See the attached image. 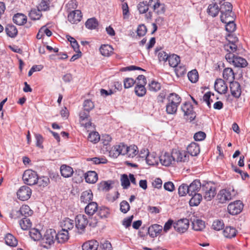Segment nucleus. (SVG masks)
I'll return each instance as SVG.
<instances>
[{
	"label": "nucleus",
	"mask_w": 250,
	"mask_h": 250,
	"mask_svg": "<svg viewBox=\"0 0 250 250\" xmlns=\"http://www.w3.org/2000/svg\"><path fill=\"white\" fill-rule=\"evenodd\" d=\"M57 236V233L55 229H47L43 237L41 239V246L46 249H50L54 245Z\"/></svg>",
	"instance_id": "1"
},
{
	"label": "nucleus",
	"mask_w": 250,
	"mask_h": 250,
	"mask_svg": "<svg viewBox=\"0 0 250 250\" xmlns=\"http://www.w3.org/2000/svg\"><path fill=\"white\" fill-rule=\"evenodd\" d=\"M168 103L166 105V111L168 114H174L177 112L181 102L180 96L175 93H171L167 97Z\"/></svg>",
	"instance_id": "2"
},
{
	"label": "nucleus",
	"mask_w": 250,
	"mask_h": 250,
	"mask_svg": "<svg viewBox=\"0 0 250 250\" xmlns=\"http://www.w3.org/2000/svg\"><path fill=\"white\" fill-rule=\"evenodd\" d=\"M232 4L228 2H225L222 7L221 20L223 22L234 21V14L232 12Z\"/></svg>",
	"instance_id": "3"
},
{
	"label": "nucleus",
	"mask_w": 250,
	"mask_h": 250,
	"mask_svg": "<svg viewBox=\"0 0 250 250\" xmlns=\"http://www.w3.org/2000/svg\"><path fill=\"white\" fill-rule=\"evenodd\" d=\"M237 194V192L233 188L223 189L219 191L217 199L219 203L223 204L232 199Z\"/></svg>",
	"instance_id": "4"
},
{
	"label": "nucleus",
	"mask_w": 250,
	"mask_h": 250,
	"mask_svg": "<svg viewBox=\"0 0 250 250\" xmlns=\"http://www.w3.org/2000/svg\"><path fill=\"white\" fill-rule=\"evenodd\" d=\"M225 58L229 63L232 64L235 67H244L248 64L247 62L245 59L235 55L232 53H227Z\"/></svg>",
	"instance_id": "5"
},
{
	"label": "nucleus",
	"mask_w": 250,
	"mask_h": 250,
	"mask_svg": "<svg viewBox=\"0 0 250 250\" xmlns=\"http://www.w3.org/2000/svg\"><path fill=\"white\" fill-rule=\"evenodd\" d=\"M172 152L175 162L180 163H185L188 162L190 156L186 150L176 148L172 149Z\"/></svg>",
	"instance_id": "6"
},
{
	"label": "nucleus",
	"mask_w": 250,
	"mask_h": 250,
	"mask_svg": "<svg viewBox=\"0 0 250 250\" xmlns=\"http://www.w3.org/2000/svg\"><path fill=\"white\" fill-rule=\"evenodd\" d=\"M181 109L184 113L185 119L189 122L193 121L195 117V112L193 110L192 104L189 103H185L182 106Z\"/></svg>",
	"instance_id": "7"
},
{
	"label": "nucleus",
	"mask_w": 250,
	"mask_h": 250,
	"mask_svg": "<svg viewBox=\"0 0 250 250\" xmlns=\"http://www.w3.org/2000/svg\"><path fill=\"white\" fill-rule=\"evenodd\" d=\"M22 178L24 183L28 185H34L38 182L37 173L31 169H27L24 171Z\"/></svg>",
	"instance_id": "8"
},
{
	"label": "nucleus",
	"mask_w": 250,
	"mask_h": 250,
	"mask_svg": "<svg viewBox=\"0 0 250 250\" xmlns=\"http://www.w3.org/2000/svg\"><path fill=\"white\" fill-rule=\"evenodd\" d=\"M88 223L87 216L84 214H79L75 218L76 227L80 233L84 231Z\"/></svg>",
	"instance_id": "9"
},
{
	"label": "nucleus",
	"mask_w": 250,
	"mask_h": 250,
	"mask_svg": "<svg viewBox=\"0 0 250 250\" xmlns=\"http://www.w3.org/2000/svg\"><path fill=\"white\" fill-rule=\"evenodd\" d=\"M204 197L207 201H211L216 195V188L209 183L204 185L202 187Z\"/></svg>",
	"instance_id": "10"
},
{
	"label": "nucleus",
	"mask_w": 250,
	"mask_h": 250,
	"mask_svg": "<svg viewBox=\"0 0 250 250\" xmlns=\"http://www.w3.org/2000/svg\"><path fill=\"white\" fill-rule=\"evenodd\" d=\"M243 208V204L240 200L230 203L228 206V210L230 214L234 215L240 213Z\"/></svg>",
	"instance_id": "11"
},
{
	"label": "nucleus",
	"mask_w": 250,
	"mask_h": 250,
	"mask_svg": "<svg viewBox=\"0 0 250 250\" xmlns=\"http://www.w3.org/2000/svg\"><path fill=\"white\" fill-rule=\"evenodd\" d=\"M31 194V189L26 186L21 187L17 192L18 198L22 201L28 200L30 198Z\"/></svg>",
	"instance_id": "12"
},
{
	"label": "nucleus",
	"mask_w": 250,
	"mask_h": 250,
	"mask_svg": "<svg viewBox=\"0 0 250 250\" xmlns=\"http://www.w3.org/2000/svg\"><path fill=\"white\" fill-rule=\"evenodd\" d=\"M139 80L142 81V83L137 84L135 87V94L138 97H143L146 94V90L145 87V84L146 83V79L143 75H140L138 77Z\"/></svg>",
	"instance_id": "13"
},
{
	"label": "nucleus",
	"mask_w": 250,
	"mask_h": 250,
	"mask_svg": "<svg viewBox=\"0 0 250 250\" xmlns=\"http://www.w3.org/2000/svg\"><path fill=\"white\" fill-rule=\"evenodd\" d=\"M148 5L158 15L162 14L165 12L164 5L160 2V0H149Z\"/></svg>",
	"instance_id": "14"
},
{
	"label": "nucleus",
	"mask_w": 250,
	"mask_h": 250,
	"mask_svg": "<svg viewBox=\"0 0 250 250\" xmlns=\"http://www.w3.org/2000/svg\"><path fill=\"white\" fill-rule=\"evenodd\" d=\"M176 231L179 233H184L187 231L189 227V221L187 219L178 220L173 225Z\"/></svg>",
	"instance_id": "15"
},
{
	"label": "nucleus",
	"mask_w": 250,
	"mask_h": 250,
	"mask_svg": "<svg viewBox=\"0 0 250 250\" xmlns=\"http://www.w3.org/2000/svg\"><path fill=\"white\" fill-rule=\"evenodd\" d=\"M138 153V147L135 145L127 146L124 144L123 155L129 158H133Z\"/></svg>",
	"instance_id": "16"
},
{
	"label": "nucleus",
	"mask_w": 250,
	"mask_h": 250,
	"mask_svg": "<svg viewBox=\"0 0 250 250\" xmlns=\"http://www.w3.org/2000/svg\"><path fill=\"white\" fill-rule=\"evenodd\" d=\"M19 214L20 213L21 215L25 216H31L33 213V211L31 209L30 207L27 205H23L20 208V210L18 211H13L12 213L11 214V217L16 218V217H15V215L17 214Z\"/></svg>",
	"instance_id": "17"
},
{
	"label": "nucleus",
	"mask_w": 250,
	"mask_h": 250,
	"mask_svg": "<svg viewBox=\"0 0 250 250\" xmlns=\"http://www.w3.org/2000/svg\"><path fill=\"white\" fill-rule=\"evenodd\" d=\"M215 90L219 94H225L228 91V86L224 80L218 79L214 83Z\"/></svg>",
	"instance_id": "18"
},
{
	"label": "nucleus",
	"mask_w": 250,
	"mask_h": 250,
	"mask_svg": "<svg viewBox=\"0 0 250 250\" xmlns=\"http://www.w3.org/2000/svg\"><path fill=\"white\" fill-rule=\"evenodd\" d=\"M82 19V14L79 10L72 11L68 15V20L72 24H77Z\"/></svg>",
	"instance_id": "19"
},
{
	"label": "nucleus",
	"mask_w": 250,
	"mask_h": 250,
	"mask_svg": "<svg viewBox=\"0 0 250 250\" xmlns=\"http://www.w3.org/2000/svg\"><path fill=\"white\" fill-rule=\"evenodd\" d=\"M124 143L112 146L109 150V155L113 158H117L120 154L123 155Z\"/></svg>",
	"instance_id": "20"
},
{
	"label": "nucleus",
	"mask_w": 250,
	"mask_h": 250,
	"mask_svg": "<svg viewBox=\"0 0 250 250\" xmlns=\"http://www.w3.org/2000/svg\"><path fill=\"white\" fill-rule=\"evenodd\" d=\"M159 160L162 165L166 167H169L175 162L172 156V151L171 152V154L165 153L164 155L160 157Z\"/></svg>",
	"instance_id": "21"
},
{
	"label": "nucleus",
	"mask_w": 250,
	"mask_h": 250,
	"mask_svg": "<svg viewBox=\"0 0 250 250\" xmlns=\"http://www.w3.org/2000/svg\"><path fill=\"white\" fill-rule=\"evenodd\" d=\"M231 95L235 98H239L242 92L240 84L237 82H231L229 85Z\"/></svg>",
	"instance_id": "22"
},
{
	"label": "nucleus",
	"mask_w": 250,
	"mask_h": 250,
	"mask_svg": "<svg viewBox=\"0 0 250 250\" xmlns=\"http://www.w3.org/2000/svg\"><path fill=\"white\" fill-rule=\"evenodd\" d=\"M163 230L162 226L158 224H153L148 228V233L152 238L158 236Z\"/></svg>",
	"instance_id": "23"
},
{
	"label": "nucleus",
	"mask_w": 250,
	"mask_h": 250,
	"mask_svg": "<svg viewBox=\"0 0 250 250\" xmlns=\"http://www.w3.org/2000/svg\"><path fill=\"white\" fill-rule=\"evenodd\" d=\"M99 246V242L94 239L88 240L82 245L83 250H97Z\"/></svg>",
	"instance_id": "24"
},
{
	"label": "nucleus",
	"mask_w": 250,
	"mask_h": 250,
	"mask_svg": "<svg viewBox=\"0 0 250 250\" xmlns=\"http://www.w3.org/2000/svg\"><path fill=\"white\" fill-rule=\"evenodd\" d=\"M200 151V148L199 145L196 143L193 142L191 143L187 147V152L191 156L198 155Z\"/></svg>",
	"instance_id": "25"
},
{
	"label": "nucleus",
	"mask_w": 250,
	"mask_h": 250,
	"mask_svg": "<svg viewBox=\"0 0 250 250\" xmlns=\"http://www.w3.org/2000/svg\"><path fill=\"white\" fill-rule=\"evenodd\" d=\"M60 172L62 176L64 178L71 177L74 173L73 168L66 165H62L61 166Z\"/></svg>",
	"instance_id": "26"
},
{
	"label": "nucleus",
	"mask_w": 250,
	"mask_h": 250,
	"mask_svg": "<svg viewBox=\"0 0 250 250\" xmlns=\"http://www.w3.org/2000/svg\"><path fill=\"white\" fill-rule=\"evenodd\" d=\"M201 184L199 180H194L189 186L188 190L189 191V195H192L193 194L197 193V192L201 189Z\"/></svg>",
	"instance_id": "27"
},
{
	"label": "nucleus",
	"mask_w": 250,
	"mask_h": 250,
	"mask_svg": "<svg viewBox=\"0 0 250 250\" xmlns=\"http://www.w3.org/2000/svg\"><path fill=\"white\" fill-rule=\"evenodd\" d=\"M88 112H85V111H83L80 113V123L81 125H83L85 128H87L91 125V123L88 119Z\"/></svg>",
	"instance_id": "28"
},
{
	"label": "nucleus",
	"mask_w": 250,
	"mask_h": 250,
	"mask_svg": "<svg viewBox=\"0 0 250 250\" xmlns=\"http://www.w3.org/2000/svg\"><path fill=\"white\" fill-rule=\"evenodd\" d=\"M113 47L108 44H103L100 48L101 54L104 57H109L113 53Z\"/></svg>",
	"instance_id": "29"
},
{
	"label": "nucleus",
	"mask_w": 250,
	"mask_h": 250,
	"mask_svg": "<svg viewBox=\"0 0 250 250\" xmlns=\"http://www.w3.org/2000/svg\"><path fill=\"white\" fill-rule=\"evenodd\" d=\"M160 157L156 153H149L146 158V163L150 166H155L158 164Z\"/></svg>",
	"instance_id": "30"
},
{
	"label": "nucleus",
	"mask_w": 250,
	"mask_h": 250,
	"mask_svg": "<svg viewBox=\"0 0 250 250\" xmlns=\"http://www.w3.org/2000/svg\"><path fill=\"white\" fill-rule=\"evenodd\" d=\"M98 179L97 173L94 171H89L85 174V181L89 184L95 183Z\"/></svg>",
	"instance_id": "31"
},
{
	"label": "nucleus",
	"mask_w": 250,
	"mask_h": 250,
	"mask_svg": "<svg viewBox=\"0 0 250 250\" xmlns=\"http://www.w3.org/2000/svg\"><path fill=\"white\" fill-rule=\"evenodd\" d=\"M98 206L95 202H89L85 208V211L89 215H93L98 210Z\"/></svg>",
	"instance_id": "32"
},
{
	"label": "nucleus",
	"mask_w": 250,
	"mask_h": 250,
	"mask_svg": "<svg viewBox=\"0 0 250 250\" xmlns=\"http://www.w3.org/2000/svg\"><path fill=\"white\" fill-rule=\"evenodd\" d=\"M13 21L18 25H22L27 21V18L25 15L21 13L15 14L13 18Z\"/></svg>",
	"instance_id": "33"
},
{
	"label": "nucleus",
	"mask_w": 250,
	"mask_h": 250,
	"mask_svg": "<svg viewBox=\"0 0 250 250\" xmlns=\"http://www.w3.org/2000/svg\"><path fill=\"white\" fill-rule=\"evenodd\" d=\"M237 232L236 229L233 227H226L223 230L224 236L228 238H231L235 237Z\"/></svg>",
	"instance_id": "34"
},
{
	"label": "nucleus",
	"mask_w": 250,
	"mask_h": 250,
	"mask_svg": "<svg viewBox=\"0 0 250 250\" xmlns=\"http://www.w3.org/2000/svg\"><path fill=\"white\" fill-rule=\"evenodd\" d=\"M93 193L91 190H87L83 191L81 196V200L84 203H87L92 201Z\"/></svg>",
	"instance_id": "35"
},
{
	"label": "nucleus",
	"mask_w": 250,
	"mask_h": 250,
	"mask_svg": "<svg viewBox=\"0 0 250 250\" xmlns=\"http://www.w3.org/2000/svg\"><path fill=\"white\" fill-rule=\"evenodd\" d=\"M169 62V64L172 67H175L179 64L180 62V57L175 54H171L169 55L167 60Z\"/></svg>",
	"instance_id": "36"
},
{
	"label": "nucleus",
	"mask_w": 250,
	"mask_h": 250,
	"mask_svg": "<svg viewBox=\"0 0 250 250\" xmlns=\"http://www.w3.org/2000/svg\"><path fill=\"white\" fill-rule=\"evenodd\" d=\"M192 228L196 231H201L203 230L205 227V222L200 219L194 220L192 223Z\"/></svg>",
	"instance_id": "37"
},
{
	"label": "nucleus",
	"mask_w": 250,
	"mask_h": 250,
	"mask_svg": "<svg viewBox=\"0 0 250 250\" xmlns=\"http://www.w3.org/2000/svg\"><path fill=\"white\" fill-rule=\"evenodd\" d=\"M223 78L226 80L231 81L234 79V74L231 68L224 69L223 73Z\"/></svg>",
	"instance_id": "38"
},
{
	"label": "nucleus",
	"mask_w": 250,
	"mask_h": 250,
	"mask_svg": "<svg viewBox=\"0 0 250 250\" xmlns=\"http://www.w3.org/2000/svg\"><path fill=\"white\" fill-rule=\"evenodd\" d=\"M192 197L189 201L190 206H197L202 200V196L199 193L193 194Z\"/></svg>",
	"instance_id": "39"
},
{
	"label": "nucleus",
	"mask_w": 250,
	"mask_h": 250,
	"mask_svg": "<svg viewBox=\"0 0 250 250\" xmlns=\"http://www.w3.org/2000/svg\"><path fill=\"white\" fill-rule=\"evenodd\" d=\"M62 229L68 231L73 228V221L68 218H65L61 223Z\"/></svg>",
	"instance_id": "40"
},
{
	"label": "nucleus",
	"mask_w": 250,
	"mask_h": 250,
	"mask_svg": "<svg viewBox=\"0 0 250 250\" xmlns=\"http://www.w3.org/2000/svg\"><path fill=\"white\" fill-rule=\"evenodd\" d=\"M219 12L218 6L216 3H212L209 5L208 8V12L209 15L214 17L216 16Z\"/></svg>",
	"instance_id": "41"
},
{
	"label": "nucleus",
	"mask_w": 250,
	"mask_h": 250,
	"mask_svg": "<svg viewBox=\"0 0 250 250\" xmlns=\"http://www.w3.org/2000/svg\"><path fill=\"white\" fill-rule=\"evenodd\" d=\"M6 244L11 247H15L17 245L18 241L16 238L11 234H7L5 237Z\"/></svg>",
	"instance_id": "42"
},
{
	"label": "nucleus",
	"mask_w": 250,
	"mask_h": 250,
	"mask_svg": "<svg viewBox=\"0 0 250 250\" xmlns=\"http://www.w3.org/2000/svg\"><path fill=\"white\" fill-rule=\"evenodd\" d=\"M19 224L21 228L23 230H27L32 227V222L31 220L27 218H23L19 221Z\"/></svg>",
	"instance_id": "43"
},
{
	"label": "nucleus",
	"mask_w": 250,
	"mask_h": 250,
	"mask_svg": "<svg viewBox=\"0 0 250 250\" xmlns=\"http://www.w3.org/2000/svg\"><path fill=\"white\" fill-rule=\"evenodd\" d=\"M155 52L160 62H166L169 55L161 49H156Z\"/></svg>",
	"instance_id": "44"
},
{
	"label": "nucleus",
	"mask_w": 250,
	"mask_h": 250,
	"mask_svg": "<svg viewBox=\"0 0 250 250\" xmlns=\"http://www.w3.org/2000/svg\"><path fill=\"white\" fill-rule=\"evenodd\" d=\"M56 239H58L59 242L63 243L68 239V231L62 229V231L57 234Z\"/></svg>",
	"instance_id": "45"
},
{
	"label": "nucleus",
	"mask_w": 250,
	"mask_h": 250,
	"mask_svg": "<svg viewBox=\"0 0 250 250\" xmlns=\"http://www.w3.org/2000/svg\"><path fill=\"white\" fill-rule=\"evenodd\" d=\"M42 16V13L38 8L31 9L29 13V17L33 20H38Z\"/></svg>",
	"instance_id": "46"
},
{
	"label": "nucleus",
	"mask_w": 250,
	"mask_h": 250,
	"mask_svg": "<svg viewBox=\"0 0 250 250\" xmlns=\"http://www.w3.org/2000/svg\"><path fill=\"white\" fill-rule=\"evenodd\" d=\"M31 238L34 241H38L42 238V234L40 231L35 228L31 229L29 231Z\"/></svg>",
	"instance_id": "47"
},
{
	"label": "nucleus",
	"mask_w": 250,
	"mask_h": 250,
	"mask_svg": "<svg viewBox=\"0 0 250 250\" xmlns=\"http://www.w3.org/2000/svg\"><path fill=\"white\" fill-rule=\"evenodd\" d=\"M5 31L7 35L12 38L15 37L18 33L16 27L13 25H8L5 28Z\"/></svg>",
	"instance_id": "48"
},
{
	"label": "nucleus",
	"mask_w": 250,
	"mask_h": 250,
	"mask_svg": "<svg viewBox=\"0 0 250 250\" xmlns=\"http://www.w3.org/2000/svg\"><path fill=\"white\" fill-rule=\"evenodd\" d=\"M188 76L189 80L192 83H196L199 79L198 73L196 69L189 72Z\"/></svg>",
	"instance_id": "49"
},
{
	"label": "nucleus",
	"mask_w": 250,
	"mask_h": 250,
	"mask_svg": "<svg viewBox=\"0 0 250 250\" xmlns=\"http://www.w3.org/2000/svg\"><path fill=\"white\" fill-rule=\"evenodd\" d=\"M98 214L101 218H106L110 214V210L108 208L102 207L98 211Z\"/></svg>",
	"instance_id": "50"
},
{
	"label": "nucleus",
	"mask_w": 250,
	"mask_h": 250,
	"mask_svg": "<svg viewBox=\"0 0 250 250\" xmlns=\"http://www.w3.org/2000/svg\"><path fill=\"white\" fill-rule=\"evenodd\" d=\"M188 186L186 184H182L178 188V193L181 196H184L187 194L189 195Z\"/></svg>",
	"instance_id": "51"
},
{
	"label": "nucleus",
	"mask_w": 250,
	"mask_h": 250,
	"mask_svg": "<svg viewBox=\"0 0 250 250\" xmlns=\"http://www.w3.org/2000/svg\"><path fill=\"white\" fill-rule=\"evenodd\" d=\"M85 26L89 29H95L98 25L97 21L95 18L88 19L85 22Z\"/></svg>",
	"instance_id": "52"
},
{
	"label": "nucleus",
	"mask_w": 250,
	"mask_h": 250,
	"mask_svg": "<svg viewBox=\"0 0 250 250\" xmlns=\"http://www.w3.org/2000/svg\"><path fill=\"white\" fill-rule=\"evenodd\" d=\"M175 72L178 77L184 75L187 72V69L185 65L179 64L175 67Z\"/></svg>",
	"instance_id": "53"
},
{
	"label": "nucleus",
	"mask_w": 250,
	"mask_h": 250,
	"mask_svg": "<svg viewBox=\"0 0 250 250\" xmlns=\"http://www.w3.org/2000/svg\"><path fill=\"white\" fill-rule=\"evenodd\" d=\"M161 84L156 81H152L148 84V89L151 91L157 92L161 89Z\"/></svg>",
	"instance_id": "54"
},
{
	"label": "nucleus",
	"mask_w": 250,
	"mask_h": 250,
	"mask_svg": "<svg viewBox=\"0 0 250 250\" xmlns=\"http://www.w3.org/2000/svg\"><path fill=\"white\" fill-rule=\"evenodd\" d=\"M149 7L148 3H146V2H145L139 3L137 6L138 10L140 14L146 13L148 10Z\"/></svg>",
	"instance_id": "55"
},
{
	"label": "nucleus",
	"mask_w": 250,
	"mask_h": 250,
	"mask_svg": "<svg viewBox=\"0 0 250 250\" xmlns=\"http://www.w3.org/2000/svg\"><path fill=\"white\" fill-rule=\"evenodd\" d=\"M50 182L49 179L47 176L38 177L37 184L39 186L45 187L47 186Z\"/></svg>",
	"instance_id": "56"
},
{
	"label": "nucleus",
	"mask_w": 250,
	"mask_h": 250,
	"mask_svg": "<svg viewBox=\"0 0 250 250\" xmlns=\"http://www.w3.org/2000/svg\"><path fill=\"white\" fill-rule=\"evenodd\" d=\"M122 10L124 19H127L129 16V7L126 2L122 4Z\"/></svg>",
	"instance_id": "57"
},
{
	"label": "nucleus",
	"mask_w": 250,
	"mask_h": 250,
	"mask_svg": "<svg viewBox=\"0 0 250 250\" xmlns=\"http://www.w3.org/2000/svg\"><path fill=\"white\" fill-rule=\"evenodd\" d=\"M121 182L122 186L124 188H127L130 186V181L128 176L126 174H123L121 176Z\"/></svg>",
	"instance_id": "58"
},
{
	"label": "nucleus",
	"mask_w": 250,
	"mask_h": 250,
	"mask_svg": "<svg viewBox=\"0 0 250 250\" xmlns=\"http://www.w3.org/2000/svg\"><path fill=\"white\" fill-rule=\"evenodd\" d=\"M94 107V104L91 100H86L84 101L83 103V108L84 110L87 112H89L93 109Z\"/></svg>",
	"instance_id": "59"
},
{
	"label": "nucleus",
	"mask_w": 250,
	"mask_h": 250,
	"mask_svg": "<svg viewBox=\"0 0 250 250\" xmlns=\"http://www.w3.org/2000/svg\"><path fill=\"white\" fill-rule=\"evenodd\" d=\"M224 226V223L221 220H216L213 222L212 228L213 229L216 230H220L222 229Z\"/></svg>",
	"instance_id": "60"
},
{
	"label": "nucleus",
	"mask_w": 250,
	"mask_h": 250,
	"mask_svg": "<svg viewBox=\"0 0 250 250\" xmlns=\"http://www.w3.org/2000/svg\"><path fill=\"white\" fill-rule=\"evenodd\" d=\"M130 209V206L126 201H123L120 203V210L124 213L128 212Z\"/></svg>",
	"instance_id": "61"
},
{
	"label": "nucleus",
	"mask_w": 250,
	"mask_h": 250,
	"mask_svg": "<svg viewBox=\"0 0 250 250\" xmlns=\"http://www.w3.org/2000/svg\"><path fill=\"white\" fill-rule=\"evenodd\" d=\"M211 93L210 92H208L206 93L203 96V99L207 105L210 107L211 106V103H212V100L211 98Z\"/></svg>",
	"instance_id": "62"
},
{
	"label": "nucleus",
	"mask_w": 250,
	"mask_h": 250,
	"mask_svg": "<svg viewBox=\"0 0 250 250\" xmlns=\"http://www.w3.org/2000/svg\"><path fill=\"white\" fill-rule=\"evenodd\" d=\"M135 80L131 78H126L124 80V87L125 88L131 87L135 84Z\"/></svg>",
	"instance_id": "63"
},
{
	"label": "nucleus",
	"mask_w": 250,
	"mask_h": 250,
	"mask_svg": "<svg viewBox=\"0 0 250 250\" xmlns=\"http://www.w3.org/2000/svg\"><path fill=\"white\" fill-rule=\"evenodd\" d=\"M147 29L146 26L144 24L139 25L137 28V33L140 36H144L146 33Z\"/></svg>",
	"instance_id": "64"
}]
</instances>
